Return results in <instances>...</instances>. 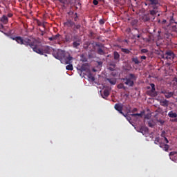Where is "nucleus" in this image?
<instances>
[{"instance_id":"f257e3e1","label":"nucleus","mask_w":177,"mask_h":177,"mask_svg":"<svg viewBox=\"0 0 177 177\" xmlns=\"http://www.w3.org/2000/svg\"><path fill=\"white\" fill-rule=\"evenodd\" d=\"M53 56H54L55 59H57V60H60L62 64H70L73 60V57H71L70 54L66 53V52L62 50L54 52Z\"/></svg>"},{"instance_id":"f03ea898","label":"nucleus","mask_w":177,"mask_h":177,"mask_svg":"<svg viewBox=\"0 0 177 177\" xmlns=\"http://www.w3.org/2000/svg\"><path fill=\"white\" fill-rule=\"evenodd\" d=\"M32 49L33 52H35L38 55H44L45 53H47L48 55L52 53V51L53 50V48L49 46H44L41 48L38 47L37 44L35 43V40L33 42V46L32 47Z\"/></svg>"},{"instance_id":"7ed1b4c3","label":"nucleus","mask_w":177,"mask_h":177,"mask_svg":"<svg viewBox=\"0 0 177 177\" xmlns=\"http://www.w3.org/2000/svg\"><path fill=\"white\" fill-rule=\"evenodd\" d=\"M13 41H16L17 44H19L20 45H25L26 46H30V48H32V46H34V41L35 39L32 37H26L23 39V37L20 36H17L12 38Z\"/></svg>"},{"instance_id":"20e7f679","label":"nucleus","mask_w":177,"mask_h":177,"mask_svg":"<svg viewBox=\"0 0 177 177\" xmlns=\"http://www.w3.org/2000/svg\"><path fill=\"white\" fill-rule=\"evenodd\" d=\"M136 75L133 73H130L129 75V77L123 78L122 81L124 82L125 85H127V86H133L134 82L137 80Z\"/></svg>"},{"instance_id":"39448f33","label":"nucleus","mask_w":177,"mask_h":177,"mask_svg":"<svg viewBox=\"0 0 177 177\" xmlns=\"http://www.w3.org/2000/svg\"><path fill=\"white\" fill-rule=\"evenodd\" d=\"M145 6H148L149 9V15L151 16H156L157 13L158 12V9L160 6H161V3H158V4H145Z\"/></svg>"},{"instance_id":"423d86ee","label":"nucleus","mask_w":177,"mask_h":177,"mask_svg":"<svg viewBox=\"0 0 177 177\" xmlns=\"http://www.w3.org/2000/svg\"><path fill=\"white\" fill-rule=\"evenodd\" d=\"M165 55H166L165 59L167 60H168V59L171 60V59H174L175 58V54L171 50L166 51Z\"/></svg>"},{"instance_id":"0eeeda50","label":"nucleus","mask_w":177,"mask_h":177,"mask_svg":"<svg viewBox=\"0 0 177 177\" xmlns=\"http://www.w3.org/2000/svg\"><path fill=\"white\" fill-rule=\"evenodd\" d=\"M161 93L165 95V97H166V99H171V97L174 96V92H168L166 90H162L161 91Z\"/></svg>"},{"instance_id":"6e6552de","label":"nucleus","mask_w":177,"mask_h":177,"mask_svg":"<svg viewBox=\"0 0 177 177\" xmlns=\"http://www.w3.org/2000/svg\"><path fill=\"white\" fill-rule=\"evenodd\" d=\"M158 3H161L160 0H146L145 4H150V5H158Z\"/></svg>"},{"instance_id":"1a4fd4ad","label":"nucleus","mask_w":177,"mask_h":177,"mask_svg":"<svg viewBox=\"0 0 177 177\" xmlns=\"http://www.w3.org/2000/svg\"><path fill=\"white\" fill-rule=\"evenodd\" d=\"M131 26L133 27V30H136V31H139L138 29V20L134 19L131 21Z\"/></svg>"},{"instance_id":"9d476101","label":"nucleus","mask_w":177,"mask_h":177,"mask_svg":"<svg viewBox=\"0 0 177 177\" xmlns=\"http://www.w3.org/2000/svg\"><path fill=\"white\" fill-rule=\"evenodd\" d=\"M115 109L120 113V114H122V109L123 106L122 104H115Z\"/></svg>"},{"instance_id":"9b49d317","label":"nucleus","mask_w":177,"mask_h":177,"mask_svg":"<svg viewBox=\"0 0 177 177\" xmlns=\"http://www.w3.org/2000/svg\"><path fill=\"white\" fill-rule=\"evenodd\" d=\"M64 26H66V27H74V26H75V23L71 19H68L64 23Z\"/></svg>"},{"instance_id":"f8f14e48","label":"nucleus","mask_w":177,"mask_h":177,"mask_svg":"<svg viewBox=\"0 0 177 177\" xmlns=\"http://www.w3.org/2000/svg\"><path fill=\"white\" fill-rule=\"evenodd\" d=\"M0 21L3 23V24H8L9 23V19L6 15H3L1 18H0Z\"/></svg>"},{"instance_id":"ddd939ff","label":"nucleus","mask_w":177,"mask_h":177,"mask_svg":"<svg viewBox=\"0 0 177 177\" xmlns=\"http://www.w3.org/2000/svg\"><path fill=\"white\" fill-rule=\"evenodd\" d=\"M71 39H73V34L71 33H67L66 35H65V41L66 42H71Z\"/></svg>"},{"instance_id":"4468645a","label":"nucleus","mask_w":177,"mask_h":177,"mask_svg":"<svg viewBox=\"0 0 177 177\" xmlns=\"http://www.w3.org/2000/svg\"><path fill=\"white\" fill-rule=\"evenodd\" d=\"M109 96H110V91L108 89L104 90L103 94H102V97H103V99H106V97H109Z\"/></svg>"},{"instance_id":"2eb2a0df","label":"nucleus","mask_w":177,"mask_h":177,"mask_svg":"<svg viewBox=\"0 0 177 177\" xmlns=\"http://www.w3.org/2000/svg\"><path fill=\"white\" fill-rule=\"evenodd\" d=\"M154 144L155 145H158L159 144V147L162 149V143H161V138H160V137H157V138H155Z\"/></svg>"},{"instance_id":"dca6fc26","label":"nucleus","mask_w":177,"mask_h":177,"mask_svg":"<svg viewBox=\"0 0 177 177\" xmlns=\"http://www.w3.org/2000/svg\"><path fill=\"white\" fill-rule=\"evenodd\" d=\"M139 132L145 135V133H147V132H149V129L142 126L140 127Z\"/></svg>"},{"instance_id":"f3484780","label":"nucleus","mask_w":177,"mask_h":177,"mask_svg":"<svg viewBox=\"0 0 177 177\" xmlns=\"http://www.w3.org/2000/svg\"><path fill=\"white\" fill-rule=\"evenodd\" d=\"M113 59L115 62H120V53H118V52H113Z\"/></svg>"},{"instance_id":"a211bd4d","label":"nucleus","mask_w":177,"mask_h":177,"mask_svg":"<svg viewBox=\"0 0 177 177\" xmlns=\"http://www.w3.org/2000/svg\"><path fill=\"white\" fill-rule=\"evenodd\" d=\"M168 117H169L170 118H177V113H174V111H171L168 113Z\"/></svg>"},{"instance_id":"6ab92c4d","label":"nucleus","mask_w":177,"mask_h":177,"mask_svg":"<svg viewBox=\"0 0 177 177\" xmlns=\"http://www.w3.org/2000/svg\"><path fill=\"white\" fill-rule=\"evenodd\" d=\"M169 102L167 100H165L162 101H160V106H162L163 107H168Z\"/></svg>"},{"instance_id":"aec40b11","label":"nucleus","mask_w":177,"mask_h":177,"mask_svg":"<svg viewBox=\"0 0 177 177\" xmlns=\"http://www.w3.org/2000/svg\"><path fill=\"white\" fill-rule=\"evenodd\" d=\"M73 41L76 42H82V40L80 38V36L77 35L73 37Z\"/></svg>"},{"instance_id":"412c9836","label":"nucleus","mask_w":177,"mask_h":177,"mask_svg":"<svg viewBox=\"0 0 177 177\" xmlns=\"http://www.w3.org/2000/svg\"><path fill=\"white\" fill-rule=\"evenodd\" d=\"M82 41H73V48H75V49H78V46L81 45Z\"/></svg>"},{"instance_id":"4be33fe9","label":"nucleus","mask_w":177,"mask_h":177,"mask_svg":"<svg viewBox=\"0 0 177 177\" xmlns=\"http://www.w3.org/2000/svg\"><path fill=\"white\" fill-rule=\"evenodd\" d=\"M121 52H123V53H125V55H129L131 53V50L128 48H120Z\"/></svg>"},{"instance_id":"5701e85b","label":"nucleus","mask_w":177,"mask_h":177,"mask_svg":"<svg viewBox=\"0 0 177 177\" xmlns=\"http://www.w3.org/2000/svg\"><path fill=\"white\" fill-rule=\"evenodd\" d=\"M131 61L133 62V63H134L136 64H140V61H139V59H138V57H133L131 59Z\"/></svg>"},{"instance_id":"b1692460","label":"nucleus","mask_w":177,"mask_h":177,"mask_svg":"<svg viewBox=\"0 0 177 177\" xmlns=\"http://www.w3.org/2000/svg\"><path fill=\"white\" fill-rule=\"evenodd\" d=\"M107 81L109 82L111 85H115V84H117V80L115 79L108 78Z\"/></svg>"},{"instance_id":"393cba45","label":"nucleus","mask_w":177,"mask_h":177,"mask_svg":"<svg viewBox=\"0 0 177 177\" xmlns=\"http://www.w3.org/2000/svg\"><path fill=\"white\" fill-rule=\"evenodd\" d=\"M97 53L98 55H104V50L102 48H98L97 49Z\"/></svg>"},{"instance_id":"a878e982","label":"nucleus","mask_w":177,"mask_h":177,"mask_svg":"<svg viewBox=\"0 0 177 177\" xmlns=\"http://www.w3.org/2000/svg\"><path fill=\"white\" fill-rule=\"evenodd\" d=\"M87 77H88V80H89V81H92V82L95 81V77L91 73H89L88 74Z\"/></svg>"},{"instance_id":"bb28decb","label":"nucleus","mask_w":177,"mask_h":177,"mask_svg":"<svg viewBox=\"0 0 177 177\" xmlns=\"http://www.w3.org/2000/svg\"><path fill=\"white\" fill-rule=\"evenodd\" d=\"M131 117H143V112H141L140 113H133L130 114Z\"/></svg>"},{"instance_id":"cd10ccee","label":"nucleus","mask_w":177,"mask_h":177,"mask_svg":"<svg viewBox=\"0 0 177 177\" xmlns=\"http://www.w3.org/2000/svg\"><path fill=\"white\" fill-rule=\"evenodd\" d=\"M162 148L165 151H168V150H169V145L167 144H162Z\"/></svg>"},{"instance_id":"c85d7f7f","label":"nucleus","mask_w":177,"mask_h":177,"mask_svg":"<svg viewBox=\"0 0 177 177\" xmlns=\"http://www.w3.org/2000/svg\"><path fill=\"white\" fill-rule=\"evenodd\" d=\"M150 86L151 88V92L154 93L156 92V85L153 83L150 84Z\"/></svg>"},{"instance_id":"c756f323","label":"nucleus","mask_w":177,"mask_h":177,"mask_svg":"<svg viewBox=\"0 0 177 177\" xmlns=\"http://www.w3.org/2000/svg\"><path fill=\"white\" fill-rule=\"evenodd\" d=\"M81 71H86L88 70V66H86V64H82L80 68Z\"/></svg>"},{"instance_id":"7c9ffc66","label":"nucleus","mask_w":177,"mask_h":177,"mask_svg":"<svg viewBox=\"0 0 177 177\" xmlns=\"http://www.w3.org/2000/svg\"><path fill=\"white\" fill-rule=\"evenodd\" d=\"M138 35H133V38L134 39H138V38H140V37H142V33H139V30L138 31Z\"/></svg>"},{"instance_id":"2f4dec72","label":"nucleus","mask_w":177,"mask_h":177,"mask_svg":"<svg viewBox=\"0 0 177 177\" xmlns=\"http://www.w3.org/2000/svg\"><path fill=\"white\" fill-rule=\"evenodd\" d=\"M118 89H127V87L125 86H124V84L120 83L118 85Z\"/></svg>"},{"instance_id":"473e14b6","label":"nucleus","mask_w":177,"mask_h":177,"mask_svg":"<svg viewBox=\"0 0 177 177\" xmlns=\"http://www.w3.org/2000/svg\"><path fill=\"white\" fill-rule=\"evenodd\" d=\"M81 57H82L81 59L82 62H88V58L85 57V55H82Z\"/></svg>"},{"instance_id":"72a5a7b5","label":"nucleus","mask_w":177,"mask_h":177,"mask_svg":"<svg viewBox=\"0 0 177 177\" xmlns=\"http://www.w3.org/2000/svg\"><path fill=\"white\" fill-rule=\"evenodd\" d=\"M66 70H69L70 71H73V64H68L66 66Z\"/></svg>"},{"instance_id":"f704fd0d","label":"nucleus","mask_w":177,"mask_h":177,"mask_svg":"<svg viewBox=\"0 0 177 177\" xmlns=\"http://www.w3.org/2000/svg\"><path fill=\"white\" fill-rule=\"evenodd\" d=\"M176 154H177V151H171L169 153V158L174 157V156H175Z\"/></svg>"},{"instance_id":"c9c22d12","label":"nucleus","mask_w":177,"mask_h":177,"mask_svg":"<svg viewBox=\"0 0 177 177\" xmlns=\"http://www.w3.org/2000/svg\"><path fill=\"white\" fill-rule=\"evenodd\" d=\"M147 52H149V50L146 49V48H143L140 50V53L143 54V53H147Z\"/></svg>"},{"instance_id":"e433bc0d","label":"nucleus","mask_w":177,"mask_h":177,"mask_svg":"<svg viewBox=\"0 0 177 177\" xmlns=\"http://www.w3.org/2000/svg\"><path fill=\"white\" fill-rule=\"evenodd\" d=\"M73 27L75 28V30H80L81 28V25H80V24L75 25V24Z\"/></svg>"},{"instance_id":"4c0bfd02","label":"nucleus","mask_w":177,"mask_h":177,"mask_svg":"<svg viewBox=\"0 0 177 177\" xmlns=\"http://www.w3.org/2000/svg\"><path fill=\"white\" fill-rule=\"evenodd\" d=\"M126 32H127V34H131V32H132V30L131 29V28H127L126 29Z\"/></svg>"},{"instance_id":"58836bf2","label":"nucleus","mask_w":177,"mask_h":177,"mask_svg":"<svg viewBox=\"0 0 177 177\" xmlns=\"http://www.w3.org/2000/svg\"><path fill=\"white\" fill-rule=\"evenodd\" d=\"M74 20L75 21H77L78 20V14H77V12L75 13Z\"/></svg>"},{"instance_id":"ea45409f","label":"nucleus","mask_w":177,"mask_h":177,"mask_svg":"<svg viewBox=\"0 0 177 177\" xmlns=\"http://www.w3.org/2000/svg\"><path fill=\"white\" fill-rule=\"evenodd\" d=\"M160 136H161L162 138H164V139H165V138H166V137H165V131H162V133H161V134H160Z\"/></svg>"},{"instance_id":"a19ab883","label":"nucleus","mask_w":177,"mask_h":177,"mask_svg":"<svg viewBox=\"0 0 177 177\" xmlns=\"http://www.w3.org/2000/svg\"><path fill=\"white\" fill-rule=\"evenodd\" d=\"M54 39L56 41L59 37H60V34L57 33V35H54Z\"/></svg>"},{"instance_id":"79ce46f5","label":"nucleus","mask_w":177,"mask_h":177,"mask_svg":"<svg viewBox=\"0 0 177 177\" xmlns=\"http://www.w3.org/2000/svg\"><path fill=\"white\" fill-rule=\"evenodd\" d=\"M169 37H171V35L169 33L165 34V38H167V39H169Z\"/></svg>"},{"instance_id":"37998d69","label":"nucleus","mask_w":177,"mask_h":177,"mask_svg":"<svg viewBox=\"0 0 177 177\" xmlns=\"http://www.w3.org/2000/svg\"><path fill=\"white\" fill-rule=\"evenodd\" d=\"M99 24H100L101 26H102V24H104V20L100 19V20L99 21Z\"/></svg>"},{"instance_id":"c03bdc74","label":"nucleus","mask_w":177,"mask_h":177,"mask_svg":"<svg viewBox=\"0 0 177 177\" xmlns=\"http://www.w3.org/2000/svg\"><path fill=\"white\" fill-rule=\"evenodd\" d=\"M170 158V160H171V161H174V162H176V161H177V159L175 158H174V157H171V158Z\"/></svg>"},{"instance_id":"a18cd8bd","label":"nucleus","mask_w":177,"mask_h":177,"mask_svg":"<svg viewBox=\"0 0 177 177\" xmlns=\"http://www.w3.org/2000/svg\"><path fill=\"white\" fill-rule=\"evenodd\" d=\"M146 59H147V57L145 55H142V56L140 57L141 60H146Z\"/></svg>"},{"instance_id":"49530a36","label":"nucleus","mask_w":177,"mask_h":177,"mask_svg":"<svg viewBox=\"0 0 177 177\" xmlns=\"http://www.w3.org/2000/svg\"><path fill=\"white\" fill-rule=\"evenodd\" d=\"M93 5H97L99 3V1H97V0H93Z\"/></svg>"},{"instance_id":"de8ad7c7","label":"nucleus","mask_w":177,"mask_h":177,"mask_svg":"<svg viewBox=\"0 0 177 177\" xmlns=\"http://www.w3.org/2000/svg\"><path fill=\"white\" fill-rule=\"evenodd\" d=\"M126 118H127V121H129V122H131V116H126Z\"/></svg>"},{"instance_id":"09e8293b","label":"nucleus","mask_w":177,"mask_h":177,"mask_svg":"<svg viewBox=\"0 0 177 177\" xmlns=\"http://www.w3.org/2000/svg\"><path fill=\"white\" fill-rule=\"evenodd\" d=\"M136 111H138V108H134V109H133V110L131 111V113H136Z\"/></svg>"},{"instance_id":"8fccbe9b","label":"nucleus","mask_w":177,"mask_h":177,"mask_svg":"<svg viewBox=\"0 0 177 177\" xmlns=\"http://www.w3.org/2000/svg\"><path fill=\"white\" fill-rule=\"evenodd\" d=\"M48 39H49V41H55V37L53 36L51 37H49Z\"/></svg>"},{"instance_id":"3c124183","label":"nucleus","mask_w":177,"mask_h":177,"mask_svg":"<svg viewBox=\"0 0 177 177\" xmlns=\"http://www.w3.org/2000/svg\"><path fill=\"white\" fill-rule=\"evenodd\" d=\"M37 26H42V23L41 22V21H37Z\"/></svg>"},{"instance_id":"603ef678","label":"nucleus","mask_w":177,"mask_h":177,"mask_svg":"<svg viewBox=\"0 0 177 177\" xmlns=\"http://www.w3.org/2000/svg\"><path fill=\"white\" fill-rule=\"evenodd\" d=\"M164 139H165V141L166 142L167 145V143H169V141L168 140V138H167V137H165Z\"/></svg>"},{"instance_id":"864d4df0","label":"nucleus","mask_w":177,"mask_h":177,"mask_svg":"<svg viewBox=\"0 0 177 177\" xmlns=\"http://www.w3.org/2000/svg\"><path fill=\"white\" fill-rule=\"evenodd\" d=\"M12 16H13V14H12V13L8 14V17H12Z\"/></svg>"},{"instance_id":"5fc2aeb1","label":"nucleus","mask_w":177,"mask_h":177,"mask_svg":"<svg viewBox=\"0 0 177 177\" xmlns=\"http://www.w3.org/2000/svg\"><path fill=\"white\" fill-rule=\"evenodd\" d=\"M149 20H150V18L149 17H146L145 21H149Z\"/></svg>"},{"instance_id":"6e6d98bb","label":"nucleus","mask_w":177,"mask_h":177,"mask_svg":"<svg viewBox=\"0 0 177 177\" xmlns=\"http://www.w3.org/2000/svg\"><path fill=\"white\" fill-rule=\"evenodd\" d=\"M165 56H167L165 54L163 55H162V59H165V57H166Z\"/></svg>"},{"instance_id":"4d7b16f0","label":"nucleus","mask_w":177,"mask_h":177,"mask_svg":"<svg viewBox=\"0 0 177 177\" xmlns=\"http://www.w3.org/2000/svg\"><path fill=\"white\" fill-rule=\"evenodd\" d=\"M120 114H122V115H124V117H126V118L127 116V115H125V113H124V112H122V113H120Z\"/></svg>"},{"instance_id":"13d9d810","label":"nucleus","mask_w":177,"mask_h":177,"mask_svg":"<svg viewBox=\"0 0 177 177\" xmlns=\"http://www.w3.org/2000/svg\"><path fill=\"white\" fill-rule=\"evenodd\" d=\"M96 46H101L102 48H103V45H102V44H100V45L97 44Z\"/></svg>"},{"instance_id":"bf43d9fd","label":"nucleus","mask_w":177,"mask_h":177,"mask_svg":"<svg viewBox=\"0 0 177 177\" xmlns=\"http://www.w3.org/2000/svg\"><path fill=\"white\" fill-rule=\"evenodd\" d=\"M128 113H132V111H131V109H129Z\"/></svg>"},{"instance_id":"052dcab7","label":"nucleus","mask_w":177,"mask_h":177,"mask_svg":"<svg viewBox=\"0 0 177 177\" xmlns=\"http://www.w3.org/2000/svg\"><path fill=\"white\" fill-rule=\"evenodd\" d=\"M149 127H153L152 125H151V123H149Z\"/></svg>"},{"instance_id":"680f3d73","label":"nucleus","mask_w":177,"mask_h":177,"mask_svg":"<svg viewBox=\"0 0 177 177\" xmlns=\"http://www.w3.org/2000/svg\"><path fill=\"white\" fill-rule=\"evenodd\" d=\"M41 27L45 28V24H42Z\"/></svg>"},{"instance_id":"e2e57ef3","label":"nucleus","mask_w":177,"mask_h":177,"mask_svg":"<svg viewBox=\"0 0 177 177\" xmlns=\"http://www.w3.org/2000/svg\"><path fill=\"white\" fill-rule=\"evenodd\" d=\"M162 23H167V20H163Z\"/></svg>"},{"instance_id":"0e129e2a","label":"nucleus","mask_w":177,"mask_h":177,"mask_svg":"<svg viewBox=\"0 0 177 177\" xmlns=\"http://www.w3.org/2000/svg\"><path fill=\"white\" fill-rule=\"evenodd\" d=\"M158 34H160V33H161V31L158 30Z\"/></svg>"},{"instance_id":"69168bd1","label":"nucleus","mask_w":177,"mask_h":177,"mask_svg":"<svg viewBox=\"0 0 177 177\" xmlns=\"http://www.w3.org/2000/svg\"><path fill=\"white\" fill-rule=\"evenodd\" d=\"M147 89H150V86H147Z\"/></svg>"},{"instance_id":"338daca9","label":"nucleus","mask_w":177,"mask_h":177,"mask_svg":"<svg viewBox=\"0 0 177 177\" xmlns=\"http://www.w3.org/2000/svg\"><path fill=\"white\" fill-rule=\"evenodd\" d=\"M44 56H46H46H48V55H47L46 54H44Z\"/></svg>"},{"instance_id":"774afa93","label":"nucleus","mask_w":177,"mask_h":177,"mask_svg":"<svg viewBox=\"0 0 177 177\" xmlns=\"http://www.w3.org/2000/svg\"><path fill=\"white\" fill-rule=\"evenodd\" d=\"M111 71H113V68H111Z\"/></svg>"}]
</instances>
